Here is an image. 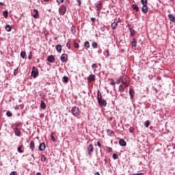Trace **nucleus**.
I'll return each mask as SVG.
<instances>
[{
	"label": "nucleus",
	"instance_id": "obj_1",
	"mask_svg": "<svg viewBox=\"0 0 175 175\" xmlns=\"http://www.w3.org/2000/svg\"><path fill=\"white\" fill-rule=\"evenodd\" d=\"M120 83H122L124 84L125 87H129V77L126 75L121 76L119 79L116 81L117 84H120Z\"/></svg>",
	"mask_w": 175,
	"mask_h": 175
},
{
	"label": "nucleus",
	"instance_id": "obj_2",
	"mask_svg": "<svg viewBox=\"0 0 175 175\" xmlns=\"http://www.w3.org/2000/svg\"><path fill=\"white\" fill-rule=\"evenodd\" d=\"M71 113L75 117H77L80 116V109L77 106H74L71 109Z\"/></svg>",
	"mask_w": 175,
	"mask_h": 175
},
{
	"label": "nucleus",
	"instance_id": "obj_3",
	"mask_svg": "<svg viewBox=\"0 0 175 175\" xmlns=\"http://www.w3.org/2000/svg\"><path fill=\"white\" fill-rule=\"evenodd\" d=\"M31 76L33 79H36V77H38V76H39V70L38 68H36V67H33L31 72Z\"/></svg>",
	"mask_w": 175,
	"mask_h": 175
},
{
	"label": "nucleus",
	"instance_id": "obj_4",
	"mask_svg": "<svg viewBox=\"0 0 175 175\" xmlns=\"http://www.w3.org/2000/svg\"><path fill=\"white\" fill-rule=\"evenodd\" d=\"M65 13H66V6H65L64 5H62L59 8V14H61V16H64Z\"/></svg>",
	"mask_w": 175,
	"mask_h": 175
},
{
	"label": "nucleus",
	"instance_id": "obj_5",
	"mask_svg": "<svg viewBox=\"0 0 175 175\" xmlns=\"http://www.w3.org/2000/svg\"><path fill=\"white\" fill-rule=\"evenodd\" d=\"M97 100H98V105H101L102 103V93H100V90H97Z\"/></svg>",
	"mask_w": 175,
	"mask_h": 175
},
{
	"label": "nucleus",
	"instance_id": "obj_6",
	"mask_svg": "<svg viewBox=\"0 0 175 175\" xmlns=\"http://www.w3.org/2000/svg\"><path fill=\"white\" fill-rule=\"evenodd\" d=\"M14 132L15 135H16V136H18V137H20V136H21V131L20 130V129H18V128H15V129H14Z\"/></svg>",
	"mask_w": 175,
	"mask_h": 175
},
{
	"label": "nucleus",
	"instance_id": "obj_7",
	"mask_svg": "<svg viewBox=\"0 0 175 175\" xmlns=\"http://www.w3.org/2000/svg\"><path fill=\"white\" fill-rule=\"evenodd\" d=\"M88 155H91V153H92L94 151V146H92V144H90L88 146Z\"/></svg>",
	"mask_w": 175,
	"mask_h": 175
},
{
	"label": "nucleus",
	"instance_id": "obj_8",
	"mask_svg": "<svg viewBox=\"0 0 175 175\" xmlns=\"http://www.w3.org/2000/svg\"><path fill=\"white\" fill-rule=\"evenodd\" d=\"M55 61V58L53 55H51L49 57L47 58V62H51V64H53Z\"/></svg>",
	"mask_w": 175,
	"mask_h": 175
},
{
	"label": "nucleus",
	"instance_id": "obj_9",
	"mask_svg": "<svg viewBox=\"0 0 175 175\" xmlns=\"http://www.w3.org/2000/svg\"><path fill=\"white\" fill-rule=\"evenodd\" d=\"M60 59L62 62L66 61V59H68V55L66 53H63L61 56Z\"/></svg>",
	"mask_w": 175,
	"mask_h": 175
},
{
	"label": "nucleus",
	"instance_id": "obj_10",
	"mask_svg": "<svg viewBox=\"0 0 175 175\" xmlns=\"http://www.w3.org/2000/svg\"><path fill=\"white\" fill-rule=\"evenodd\" d=\"M39 150L40 151H44L46 150V144L42 143L39 146Z\"/></svg>",
	"mask_w": 175,
	"mask_h": 175
},
{
	"label": "nucleus",
	"instance_id": "obj_11",
	"mask_svg": "<svg viewBox=\"0 0 175 175\" xmlns=\"http://www.w3.org/2000/svg\"><path fill=\"white\" fill-rule=\"evenodd\" d=\"M94 80H95V75H90L88 78V81L89 83L94 81Z\"/></svg>",
	"mask_w": 175,
	"mask_h": 175
},
{
	"label": "nucleus",
	"instance_id": "obj_12",
	"mask_svg": "<svg viewBox=\"0 0 175 175\" xmlns=\"http://www.w3.org/2000/svg\"><path fill=\"white\" fill-rule=\"evenodd\" d=\"M119 144L122 147H125V146H126V142H125V140H124V139H122L119 141Z\"/></svg>",
	"mask_w": 175,
	"mask_h": 175
},
{
	"label": "nucleus",
	"instance_id": "obj_13",
	"mask_svg": "<svg viewBox=\"0 0 175 175\" xmlns=\"http://www.w3.org/2000/svg\"><path fill=\"white\" fill-rule=\"evenodd\" d=\"M129 95L131 96V99H133L135 96V90H133V89L129 90Z\"/></svg>",
	"mask_w": 175,
	"mask_h": 175
},
{
	"label": "nucleus",
	"instance_id": "obj_14",
	"mask_svg": "<svg viewBox=\"0 0 175 175\" xmlns=\"http://www.w3.org/2000/svg\"><path fill=\"white\" fill-rule=\"evenodd\" d=\"M97 12H100V9H102V3L99 1L96 5Z\"/></svg>",
	"mask_w": 175,
	"mask_h": 175
},
{
	"label": "nucleus",
	"instance_id": "obj_15",
	"mask_svg": "<svg viewBox=\"0 0 175 175\" xmlns=\"http://www.w3.org/2000/svg\"><path fill=\"white\" fill-rule=\"evenodd\" d=\"M142 10L143 13H147L148 12V7H147V5H144L142 6Z\"/></svg>",
	"mask_w": 175,
	"mask_h": 175
},
{
	"label": "nucleus",
	"instance_id": "obj_16",
	"mask_svg": "<svg viewBox=\"0 0 175 175\" xmlns=\"http://www.w3.org/2000/svg\"><path fill=\"white\" fill-rule=\"evenodd\" d=\"M35 14L33 16V18H39V11L36 9L33 10Z\"/></svg>",
	"mask_w": 175,
	"mask_h": 175
},
{
	"label": "nucleus",
	"instance_id": "obj_17",
	"mask_svg": "<svg viewBox=\"0 0 175 175\" xmlns=\"http://www.w3.org/2000/svg\"><path fill=\"white\" fill-rule=\"evenodd\" d=\"M129 31H130L131 36H135V35H136V31L133 28L129 27Z\"/></svg>",
	"mask_w": 175,
	"mask_h": 175
},
{
	"label": "nucleus",
	"instance_id": "obj_18",
	"mask_svg": "<svg viewBox=\"0 0 175 175\" xmlns=\"http://www.w3.org/2000/svg\"><path fill=\"white\" fill-rule=\"evenodd\" d=\"M118 25V22H113L111 25V28L112 29H116L117 28V26Z\"/></svg>",
	"mask_w": 175,
	"mask_h": 175
},
{
	"label": "nucleus",
	"instance_id": "obj_19",
	"mask_svg": "<svg viewBox=\"0 0 175 175\" xmlns=\"http://www.w3.org/2000/svg\"><path fill=\"white\" fill-rule=\"evenodd\" d=\"M30 149L31 150V151H33L35 150V142H33V141H31L30 142Z\"/></svg>",
	"mask_w": 175,
	"mask_h": 175
},
{
	"label": "nucleus",
	"instance_id": "obj_20",
	"mask_svg": "<svg viewBox=\"0 0 175 175\" xmlns=\"http://www.w3.org/2000/svg\"><path fill=\"white\" fill-rule=\"evenodd\" d=\"M56 51L58 52V53H61V51H62V46L59 45V44H57L56 46Z\"/></svg>",
	"mask_w": 175,
	"mask_h": 175
},
{
	"label": "nucleus",
	"instance_id": "obj_21",
	"mask_svg": "<svg viewBox=\"0 0 175 175\" xmlns=\"http://www.w3.org/2000/svg\"><path fill=\"white\" fill-rule=\"evenodd\" d=\"M168 17H169L170 21H172V23H174V21H175L174 15H173V14H169V15H168Z\"/></svg>",
	"mask_w": 175,
	"mask_h": 175
},
{
	"label": "nucleus",
	"instance_id": "obj_22",
	"mask_svg": "<svg viewBox=\"0 0 175 175\" xmlns=\"http://www.w3.org/2000/svg\"><path fill=\"white\" fill-rule=\"evenodd\" d=\"M132 8L134 10H135V12H139V6H137V5L133 4Z\"/></svg>",
	"mask_w": 175,
	"mask_h": 175
},
{
	"label": "nucleus",
	"instance_id": "obj_23",
	"mask_svg": "<svg viewBox=\"0 0 175 175\" xmlns=\"http://www.w3.org/2000/svg\"><path fill=\"white\" fill-rule=\"evenodd\" d=\"M5 28L7 32H10V31H12V27L9 25H7Z\"/></svg>",
	"mask_w": 175,
	"mask_h": 175
},
{
	"label": "nucleus",
	"instance_id": "obj_24",
	"mask_svg": "<svg viewBox=\"0 0 175 175\" xmlns=\"http://www.w3.org/2000/svg\"><path fill=\"white\" fill-rule=\"evenodd\" d=\"M100 106H107V102H106L105 100H102L101 99V104H99Z\"/></svg>",
	"mask_w": 175,
	"mask_h": 175
},
{
	"label": "nucleus",
	"instance_id": "obj_25",
	"mask_svg": "<svg viewBox=\"0 0 175 175\" xmlns=\"http://www.w3.org/2000/svg\"><path fill=\"white\" fill-rule=\"evenodd\" d=\"M40 107L41 109H46V103H44L43 100H41Z\"/></svg>",
	"mask_w": 175,
	"mask_h": 175
},
{
	"label": "nucleus",
	"instance_id": "obj_26",
	"mask_svg": "<svg viewBox=\"0 0 175 175\" xmlns=\"http://www.w3.org/2000/svg\"><path fill=\"white\" fill-rule=\"evenodd\" d=\"M136 44H137L136 39L133 38V41H132V46L133 47H136Z\"/></svg>",
	"mask_w": 175,
	"mask_h": 175
},
{
	"label": "nucleus",
	"instance_id": "obj_27",
	"mask_svg": "<svg viewBox=\"0 0 175 175\" xmlns=\"http://www.w3.org/2000/svg\"><path fill=\"white\" fill-rule=\"evenodd\" d=\"M70 31L72 32V33H76V27L72 26L70 27Z\"/></svg>",
	"mask_w": 175,
	"mask_h": 175
},
{
	"label": "nucleus",
	"instance_id": "obj_28",
	"mask_svg": "<svg viewBox=\"0 0 175 175\" xmlns=\"http://www.w3.org/2000/svg\"><path fill=\"white\" fill-rule=\"evenodd\" d=\"M68 81H69V78L66 76L63 77V82L68 83Z\"/></svg>",
	"mask_w": 175,
	"mask_h": 175
},
{
	"label": "nucleus",
	"instance_id": "obj_29",
	"mask_svg": "<svg viewBox=\"0 0 175 175\" xmlns=\"http://www.w3.org/2000/svg\"><path fill=\"white\" fill-rule=\"evenodd\" d=\"M25 55H27V53H25V51H22L21 53V57H22V58H25Z\"/></svg>",
	"mask_w": 175,
	"mask_h": 175
},
{
	"label": "nucleus",
	"instance_id": "obj_30",
	"mask_svg": "<svg viewBox=\"0 0 175 175\" xmlns=\"http://www.w3.org/2000/svg\"><path fill=\"white\" fill-rule=\"evenodd\" d=\"M84 46L85 47H86V49H90V42L88 41L85 42Z\"/></svg>",
	"mask_w": 175,
	"mask_h": 175
},
{
	"label": "nucleus",
	"instance_id": "obj_31",
	"mask_svg": "<svg viewBox=\"0 0 175 175\" xmlns=\"http://www.w3.org/2000/svg\"><path fill=\"white\" fill-rule=\"evenodd\" d=\"M3 14L4 17L6 18L9 14V12H8V10H5V11H3Z\"/></svg>",
	"mask_w": 175,
	"mask_h": 175
},
{
	"label": "nucleus",
	"instance_id": "obj_32",
	"mask_svg": "<svg viewBox=\"0 0 175 175\" xmlns=\"http://www.w3.org/2000/svg\"><path fill=\"white\" fill-rule=\"evenodd\" d=\"M107 133L108 135H113L114 131H113L112 130H110V129H107Z\"/></svg>",
	"mask_w": 175,
	"mask_h": 175
},
{
	"label": "nucleus",
	"instance_id": "obj_33",
	"mask_svg": "<svg viewBox=\"0 0 175 175\" xmlns=\"http://www.w3.org/2000/svg\"><path fill=\"white\" fill-rule=\"evenodd\" d=\"M144 125L146 126V128H148V126H150V120H147L145 122Z\"/></svg>",
	"mask_w": 175,
	"mask_h": 175
},
{
	"label": "nucleus",
	"instance_id": "obj_34",
	"mask_svg": "<svg viewBox=\"0 0 175 175\" xmlns=\"http://www.w3.org/2000/svg\"><path fill=\"white\" fill-rule=\"evenodd\" d=\"M6 116H7V117H12V116H13V113H12L10 112V111H8L6 112Z\"/></svg>",
	"mask_w": 175,
	"mask_h": 175
},
{
	"label": "nucleus",
	"instance_id": "obj_35",
	"mask_svg": "<svg viewBox=\"0 0 175 175\" xmlns=\"http://www.w3.org/2000/svg\"><path fill=\"white\" fill-rule=\"evenodd\" d=\"M92 46L93 47V49H96L98 47V43L92 42Z\"/></svg>",
	"mask_w": 175,
	"mask_h": 175
},
{
	"label": "nucleus",
	"instance_id": "obj_36",
	"mask_svg": "<svg viewBox=\"0 0 175 175\" xmlns=\"http://www.w3.org/2000/svg\"><path fill=\"white\" fill-rule=\"evenodd\" d=\"M17 150L18 152H20V154H23V152H24V150H21V146H19Z\"/></svg>",
	"mask_w": 175,
	"mask_h": 175
},
{
	"label": "nucleus",
	"instance_id": "obj_37",
	"mask_svg": "<svg viewBox=\"0 0 175 175\" xmlns=\"http://www.w3.org/2000/svg\"><path fill=\"white\" fill-rule=\"evenodd\" d=\"M141 3L143 5H147V0H141Z\"/></svg>",
	"mask_w": 175,
	"mask_h": 175
},
{
	"label": "nucleus",
	"instance_id": "obj_38",
	"mask_svg": "<svg viewBox=\"0 0 175 175\" xmlns=\"http://www.w3.org/2000/svg\"><path fill=\"white\" fill-rule=\"evenodd\" d=\"M41 161L42 162H44L46 161V157L44 155L41 157Z\"/></svg>",
	"mask_w": 175,
	"mask_h": 175
},
{
	"label": "nucleus",
	"instance_id": "obj_39",
	"mask_svg": "<svg viewBox=\"0 0 175 175\" xmlns=\"http://www.w3.org/2000/svg\"><path fill=\"white\" fill-rule=\"evenodd\" d=\"M66 47H68V50H70V42H67Z\"/></svg>",
	"mask_w": 175,
	"mask_h": 175
},
{
	"label": "nucleus",
	"instance_id": "obj_40",
	"mask_svg": "<svg viewBox=\"0 0 175 175\" xmlns=\"http://www.w3.org/2000/svg\"><path fill=\"white\" fill-rule=\"evenodd\" d=\"M135 129H133V127H130L129 128V132L130 133H133Z\"/></svg>",
	"mask_w": 175,
	"mask_h": 175
},
{
	"label": "nucleus",
	"instance_id": "obj_41",
	"mask_svg": "<svg viewBox=\"0 0 175 175\" xmlns=\"http://www.w3.org/2000/svg\"><path fill=\"white\" fill-rule=\"evenodd\" d=\"M17 73H18V69L14 70V75L17 76Z\"/></svg>",
	"mask_w": 175,
	"mask_h": 175
},
{
	"label": "nucleus",
	"instance_id": "obj_42",
	"mask_svg": "<svg viewBox=\"0 0 175 175\" xmlns=\"http://www.w3.org/2000/svg\"><path fill=\"white\" fill-rule=\"evenodd\" d=\"M75 49H79L80 47V46L79 45V44L77 42H75L74 44Z\"/></svg>",
	"mask_w": 175,
	"mask_h": 175
},
{
	"label": "nucleus",
	"instance_id": "obj_43",
	"mask_svg": "<svg viewBox=\"0 0 175 175\" xmlns=\"http://www.w3.org/2000/svg\"><path fill=\"white\" fill-rule=\"evenodd\" d=\"M112 157L113 159H117L118 158V155H117V154H113Z\"/></svg>",
	"mask_w": 175,
	"mask_h": 175
},
{
	"label": "nucleus",
	"instance_id": "obj_44",
	"mask_svg": "<svg viewBox=\"0 0 175 175\" xmlns=\"http://www.w3.org/2000/svg\"><path fill=\"white\" fill-rule=\"evenodd\" d=\"M29 55L28 56V59H32V52H29Z\"/></svg>",
	"mask_w": 175,
	"mask_h": 175
},
{
	"label": "nucleus",
	"instance_id": "obj_45",
	"mask_svg": "<svg viewBox=\"0 0 175 175\" xmlns=\"http://www.w3.org/2000/svg\"><path fill=\"white\" fill-rule=\"evenodd\" d=\"M111 85H116V82H114V80L113 79H111Z\"/></svg>",
	"mask_w": 175,
	"mask_h": 175
},
{
	"label": "nucleus",
	"instance_id": "obj_46",
	"mask_svg": "<svg viewBox=\"0 0 175 175\" xmlns=\"http://www.w3.org/2000/svg\"><path fill=\"white\" fill-rule=\"evenodd\" d=\"M92 69H96V64H93L92 65Z\"/></svg>",
	"mask_w": 175,
	"mask_h": 175
},
{
	"label": "nucleus",
	"instance_id": "obj_47",
	"mask_svg": "<svg viewBox=\"0 0 175 175\" xmlns=\"http://www.w3.org/2000/svg\"><path fill=\"white\" fill-rule=\"evenodd\" d=\"M97 146L98 147H99V148H100L102 147V144H100V142H97Z\"/></svg>",
	"mask_w": 175,
	"mask_h": 175
},
{
	"label": "nucleus",
	"instance_id": "obj_48",
	"mask_svg": "<svg viewBox=\"0 0 175 175\" xmlns=\"http://www.w3.org/2000/svg\"><path fill=\"white\" fill-rule=\"evenodd\" d=\"M17 172L16 171L11 172L10 175H16Z\"/></svg>",
	"mask_w": 175,
	"mask_h": 175
},
{
	"label": "nucleus",
	"instance_id": "obj_49",
	"mask_svg": "<svg viewBox=\"0 0 175 175\" xmlns=\"http://www.w3.org/2000/svg\"><path fill=\"white\" fill-rule=\"evenodd\" d=\"M51 140H53V142H55V137H54V136H53V133L51 134Z\"/></svg>",
	"mask_w": 175,
	"mask_h": 175
},
{
	"label": "nucleus",
	"instance_id": "obj_50",
	"mask_svg": "<svg viewBox=\"0 0 175 175\" xmlns=\"http://www.w3.org/2000/svg\"><path fill=\"white\" fill-rule=\"evenodd\" d=\"M49 1L51 0H43L42 3H44V5H46V3H44V2H49Z\"/></svg>",
	"mask_w": 175,
	"mask_h": 175
},
{
	"label": "nucleus",
	"instance_id": "obj_51",
	"mask_svg": "<svg viewBox=\"0 0 175 175\" xmlns=\"http://www.w3.org/2000/svg\"><path fill=\"white\" fill-rule=\"evenodd\" d=\"M132 175H144V174L140 172V173H137V174H133Z\"/></svg>",
	"mask_w": 175,
	"mask_h": 175
},
{
	"label": "nucleus",
	"instance_id": "obj_52",
	"mask_svg": "<svg viewBox=\"0 0 175 175\" xmlns=\"http://www.w3.org/2000/svg\"><path fill=\"white\" fill-rule=\"evenodd\" d=\"M57 3H62L64 2V0H57Z\"/></svg>",
	"mask_w": 175,
	"mask_h": 175
},
{
	"label": "nucleus",
	"instance_id": "obj_53",
	"mask_svg": "<svg viewBox=\"0 0 175 175\" xmlns=\"http://www.w3.org/2000/svg\"><path fill=\"white\" fill-rule=\"evenodd\" d=\"M16 128H18L20 126V123H15Z\"/></svg>",
	"mask_w": 175,
	"mask_h": 175
},
{
	"label": "nucleus",
	"instance_id": "obj_54",
	"mask_svg": "<svg viewBox=\"0 0 175 175\" xmlns=\"http://www.w3.org/2000/svg\"><path fill=\"white\" fill-rule=\"evenodd\" d=\"M77 1L78 2L79 6L81 5V0H77Z\"/></svg>",
	"mask_w": 175,
	"mask_h": 175
},
{
	"label": "nucleus",
	"instance_id": "obj_55",
	"mask_svg": "<svg viewBox=\"0 0 175 175\" xmlns=\"http://www.w3.org/2000/svg\"><path fill=\"white\" fill-rule=\"evenodd\" d=\"M44 117V114H43V113L40 114V118H43Z\"/></svg>",
	"mask_w": 175,
	"mask_h": 175
},
{
	"label": "nucleus",
	"instance_id": "obj_56",
	"mask_svg": "<svg viewBox=\"0 0 175 175\" xmlns=\"http://www.w3.org/2000/svg\"><path fill=\"white\" fill-rule=\"evenodd\" d=\"M106 52L107 53V57H110V53H109V50H107Z\"/></svg>",
	"mask_w": 175,
	"mask_h": 175
},
{
	"label": "nucleus",
	"instance_id": "obj_57",
	"mask_svg": "<svg viewBox=\"0 0 175 175\" xmlns=\"http://www.w3.org/2000/svg\"><path fill=\"white\" fill-rule=\"evenodd\" d=\"M111 151H113V150L111 149V148H108V152H111Z\"/></svg>",
	"mask_w": 175,
	"mask_h": 175
},
{
	"label": "nucleus",
	"instance_id": "obj_58",
	"mask_svg": "<svg viewBox=\"0 0 175 175\" xmlns=\"http://www.w3.org/2000/svg\"><path fill=\"white\" fill-rule=\"evenodd\" d=\"M95 20H96L95 18H91V21H92V23H94Z\"/></svg>",
	"mask_w": 175,
	"mask_h": 175
},
{
	"label": "nucleus",
	"instance_id": "obj_59",
	"mask_svg": "<svg viewBox=\"0 0 175 175\" xmlns=\"http://www.w3.org/2000/svg\"><path fill=\"white\" fill-rule=\"evenodd\" d=\"M5 5V3H3V2H0V6H4Z\"/></svg>",
	"mask_w": 175,
	"mask_h": 175
},
{
	"label": "nucleus",
	"instance_id": "obj_60",
	"mask_svg": "<svg viewBox=\"0 0 175 175\" xmlns=\"http://www.w3.org/2000/svg\"><path fill=\"white\" fill-rule=\"evenodd\" d=\"M95 175H100V174H99V172H97L95 173Z\"/></svg>",
	"mask_w": 175,
	"mask_h": 175
},
{
	"label": "nucleus",
	"instance_id": "obj_61",
	"mask_svg": "<svg viewBox=\"0 0 175 175\" xmlns=\"http://www.w3.org/2000/svg\"><path fill=\"white\" fill-rule=\"evenodd\" d=\"M15 110H18V106L15 107Z\"/></svg>",
	"mask_w": 175,
	"mask_h": 175
},
{
	"label": "nucleus",
	"instance_id": "obj_62",
	"mask_svg": "<svg viewBox=\"0 0 175 175\" xmlns=\"http://www.w3.org/2000/svg\"><path fill=\"white\" fill-rule=\"evenodd\" d=\"M148 77L149 79H152V75H149Z\"/></svg>",
	"mask_w": 175,
	"mask_h": 175
},
{
	"label": "nucleus",
	"instance_id": "obj_63",
	"mask_svg": "<svg viewBox=\"0 0 175 175\" xmlns=\"http://www.w3.org/2000/svg\"><path fill=\"white\" fill-rule=\"evenodd\" d=\"M36 175H42V174L40 172H38Z\"/></svg>",
	"mask_w": 175,
	"mask_h": 175
},
{
	"label": "nucleus",
	"instance_id": "obj_64",
	"mask_svg": "<svg viewBox=\"0 0 175 175\" xmlns=\"http://www.w3.org/2000/svg\"><path fill=\"white\" fill-rule=\"evenodd\" d=\"M120 88H122V85H120V86H119V89L120 90Z\"/></svg>",
	"mask_w": 175,
	"mask_h": 175
}]
</instances>
